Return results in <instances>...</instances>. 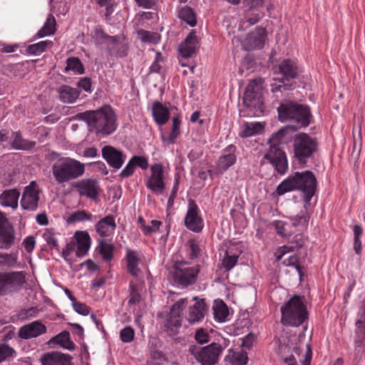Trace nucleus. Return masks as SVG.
<instances>
[{"instance_id": "1", "label": "nucleus", "mask_w": 365, "mask_h": 365, "mask_svg": "<svg viewBox=\"0 0 365 365\" xmlns=\"http://www.w3.org/2000/svg\"><path fill=\"white\" fill-rule=\"evenodd\" d=\"M74 118L85 122L88 132L98 136H108L118 128L117 115L109 105H104L96 110L78 113Z\"/></svg>"}, {"instance_id": "2", "label": "nucleus", "mask_w": 365, "mask_h": 365, "mask_svg": "<svg viewBox=\"0 0 365 365\" xmlns=\"http://www.w3.org/2000/svg\"><path fill=\"white\" fill-rule=\"evenodd\" d=\"M51 173L55 182L64 184L81 177L85 173V165L70 157L61 156L53 152L51 154Z\"/></svg>"}, {"instance_id": "3", "label": "nucleus", "mask_w": 365, "mask_h": 365, "mask_svg": "<svg viewBox=\"0 0 365 365\" xmlns=\"http://www.w3.org/2000/svg\"><path fill=\"white\" fill-rule=\"evenodd\" d=\"M316 186L317 179L312 172L309 170L296 172L277 185L276 194L282 196L293 190H300L304 193L305 204H309L314 195Z\"/></svg>"}, {"instance_id": "4", "label": "nucleus", "mask_w": 365, "mask_h": 365, "mask_svg": "<svg viewBox=\"0 0 365 365\" xmlns=\"http://www.w3.org/2000/svg\"><path fill=\"white\" fill-rule=\"evenodd\" d=\"M280 311L281 321L285 326L299 327L308 318V312L303 297L293 296L281 307Z\"/></svg>"}, {"instance_id": "5", "label": "nucleus", "mask_w": 365, "mask_h": 365, "mask_svg": "<svg viewBox=\"0 0 365 365\" xmlns=\"http://www.w3.org/2000/svg\"><path fill=\"white\" fill-rule=\"evenodd\" d=\"M277 112L282 122L289 120L303 128L307 127L310 123L311 113L308 106L294 101L281 103Z\"/></svg>"}, {"instance_id": "6", "label": "nucleus", "mask_w": 365, "mask_h": 365, "mask_svg": "<svg viewBox=\"0 0 365 365\" xmlns=\"http://www.w3.org/2000/svg\"><path fill=\"white\" fill-rule=\"evenodd\" d=\"M292 143L294 157L300 165L307 164L318 148L317 139L305 133L295 135Z\"/></svg>"}, {"instance_id": "7", "label": "nucleus", "mask_w": 365, "mask_h": 365, "mask_svg": "<svg viewBox=\"0 0 365 365\" xmlns=\"http://www.w3.org/2000/svg\"><path fill=\"white\" fill-rule=\"evenodd\" d=\"M279 73L282 76L280 79H274L271 84L272 91L278 92L283 88L284 90L292 89L294 86L290 81L297 76V66L295 62L290 59L283 60L279 65Z\"/></svg>"}, {"instance_id": "8", "label": "nucleus", "mask_w": 365, "mask_h": 365, "mask_svg": "<svg viewBox=\"0 0 365 365\" xmlns=\"http://www.w3.org/2000/svg\"><path fill=\"white\" fill-rule=\"evenodd\" d=\"M173 274L174 283L178 287H186L196 281L200 271L197 266H190L185 262H177Z\"/></svg>"}, {"instance_id": "9", "label": "nucleus", "mask_w": 365, "mask_h": 365, "mask_svg": "<svg viewBox=\"0 0 365 365\" xmlns=\"http://www.w3.org/2000/svg\"><path fill=\"white\" fill-rule=\"evenodd\" d=\"M221 351L222 346L217 343H212L204 347H190V352L201 365H215Z\"/></svg>"}, {"instance_id": "10", "label": "nucleus", "mask_w": 365, "mask_h": 365, "mask_svg": "<svg viewBox=\"0 0 365 365\" xmlns=\"http://www.w3.org/2000/svg\"><path fill=\"white\" fill-rule=\"evenodd\" d=\"M25 282L21 272H0V296L16 291Z\"/></svg>"}, {"instance_id": "11", "label": "nucleus", "mask_w": 365, "mask_h": 365, "mask_svg": "<svg viewBox=\"0 0 365 365\" xmlns=\"http://www.w3.org/2000/svg\"><path fill=\"white\" fill-rule=\"evenodd\" d=\"M187 304L186 299H180L173 304L164 324L165 330L169 335L173 336L178 333L181 327V312Z\"/></svg>"}, {"instance_id": "12", "label": "nucleus", "mask_w": 365, "mask_h": 365, "mask_svg": "<svg viewBox=\"0 0 365 365\" xmlns=\"http://www.w3.org/2000/svg\"><path fill=\"white\" fill-rule=\"evenodd\" d=\"M184 224L189 230L195 233L200 232L204 227V221L200 215V209L192 199L188 200Z\"/></svg>"}, {"instance_id": "13", "label": "nucleus", "mask_w": 365, "mask_h": 365, "mask_svg": "<svg viewBox=\"0 0 365 365\" xmlns=\"http://www.w3.org/2000/svg\"><path fill=\"white\" fill-rule=\"evenodd\" d=\"M145 185L148 189L155 193L160 195L165 188L164 182V170L162 164L155 163L150 167V175L146 181Z\"/></svg>"}, {"instance_id": "14", "label": "nucleus", "mask_w": 365, "mask_h": 365, "mask_svg": "<svg viewBox=\"0 0 365 365\" xmlns=\"http://www.w3.org/2000/svg\"><path fill=\"white\" fill-rule=\"evenodd\" d=\"M38 200L37 184L36 181H31L24 189L21 199V206L24 210L34 211L38 207Z\"/></svg>"}, {"instance_id": "15", "label": "nucleus", "mask_w": 365, "mask_h": 365, "mask_svg": "<svg viewBox=\"0 0 365 365\" xmlns=\"http://www.w3.org/2000/svg\"><path fill=\"white\" fill-rule=\"evenodd\" d=\"M266 38V31L263 28H257L254 32L247 35L241 41L242 46L245 51L261 49L264 47Z\"/></svg>"}, {"instance_id": "16", "label": "nucleus", "mask_w": 365, "mask_h": 365, "mask_svg": "<svg viewBox=\"0 0 365 365\" xmlns=\"http://www.w3.org/2000/svg\"><path fill=\"white\" fill-rule=\"evenodd\" d=\"M74 188L78 192L81 196L96 200L98 197L99 185L98 181L93 179H83L77 181Z\"/></svg>"}, {"instance_id": "17", "label": "nucleus", "mask_w": 365, "mask_h": 365, "mask_svg": "<svg viewBox=\"0 0 365 365\" xmlns=\"http://www.w3.org/2000/svg\"><path fill=\"white\" fill-rule=\"evenodd\" d=\"M128 272L134 277L140 278L141 274V266L143 264L140 254L136 250L126 248L125 256Z\"/></svg>"}, {"instance_id": "18", "label": "nucleus", "mask_w": 365, "mask_h": 365, "mask_svg": "<svg viewBox=\"0 0 365 365\" xmlns=\"http://www.w3.org/2000/svg\"><path fill=\"white\" fill-rule=\"evenodd\" d=\"M102 156L115 169L120 168L125 160L123 152L110 145H106L102 148Z\"/></svg>"}, {"instance_id": "19", "label": "nucleus", "mask_w": 365, "mask_h": 365, "mask_svg": "<svg viewBox=\"0 0 365 365\" xmlns=\"http://www.w3.org/2000/svg\"><path fill=\"white\" fill-rule=\"evenodd\" d=\"M47 331L46 327L39 321H34L21 327L18 335L23 339H29L38 337Z\"/></svg>"}, {"instance_id": "20", "label": "nucleus", "mask_w": 365, "mask_h": 365, "mask_svg": "<svg viewBox=\"0 0 365 365\" xmlns=\"http://www.w3.org/2000/svg\"><path fill=\"white\" fill-rule=\"evenodd\" d=\"M237 161L236 147L229 145L223 150L217 163V169L220 173H224L232 166Z\"/></svg>"}, {"instance_id": "21", "label": "nucleus", "mask_w": 365, "mask_h": 365, "mask_svg": "<svg viewBox=\"0 0 365 365\" xmlns=\"http://www.w3.org/2000/svg\"><path fill=\"white\" fill-rule=\"evenodd\" d=\"M15 232L6 220H0V248L9 250L14 244Z\"/></svg>"}, {"instance_id": "22", "label": "nucleus", "mask_w": 365, "mask_h": 365, "mask_svg": "<svg viewBox=\"0 0 365 365\" xmlns=\"http://www.w3.org/2000/svg\"><path fill=\"white\" fill-rule=\"evenodd\" d=\"M71 360V355L54 351L44 354L40 359L41 365H72Z\"/></svg>"}, {"instance_id": "23", "label": "nucleus", "mask_w": 365, "mask_h": 365, "mask_svg": "<svg viewBox=\"0 0 365 365\" xmlns=\"http://www.w3.org/2000/svg\"><path fill=\"white\" fill-rule=\"evenodd\" d=\"M199 47V41L195 32L192 31L183 42L179 45V53L182 58H187L194 55Z\"/></svg>"}, {"instance_id": "24", "label": "nucleus", "mask_w": 365, "mask_h": 365, "mask_svg": "<svg viewBox=\"0 0 365 365\" xmlns=\"http://www.w3.org/2000/svg\"><path fill=\"white\" fill-rule=\"evenodd\" d=\"M275 168L278 173L284 174L288 168V163L285 153L282 151H267L264 157Z\"/></svg>"}, {"instance_id": "25", "label": "nucleus", "mask_w": 365, "mask_h": 365, "mask_svg": "<svg viewBox=\"0 0 365 365\" xmlns=\"http://www.w3.org/2000/svg\"><path fill=\"white\" fill-rule=\"evenodd\" d=\"M242 253V250L236 245L230 246L222 259V267L225 271L231 270L236 264Z\"/></svg>"}, {"instance_id": "26", "label": "nucleus", "mask_w": 365, "mask_h": 365, "mask_svg": "<svg viewBox=\"0 0 365 365\" xmlns=\"http://www.w3.org/2000/svg\"><path fill=\"white\" fill-rule=\"evenodd\" d=\"M116 228L115 218L107 215L96 225V232L103 237H108L114 233Z\"/></svg>"}, {"instance_id": "27", "label": "nucleus", "mask_w": 365, "mask_h": 365, "mask_svg": "<svg viewBox=\"0 0 365 365\" xmlns=\"http://www.w3.org/2000/svg\"><path fill=\"white\" fill-rule=\"evenodd\" d=\"M170 115V110L166 105L159 101L153 102L152 105V115L157 125H165L168 121Z\"/></svg>"}, {"instance_id": "28", "label": "nucleus", "mask_w": 365, "mask_h": 365, "mask_svg": "<svg viewBox=\"0 0 365 365\" xmlns=\"http://www.w3.org/2000/svg\"><path fill=\"white\" fill-rule=\"evenodd\" d=\"M206 312L205 300H197L193 306L190 307L187 319L191 324L198 323L204 319Z\"/></svg>"}, {"instance_id": "29", "label": "nucleus", "mask_w": 365, "mask_h": 365, "mask_svg": "<svg viewBox=\"0 0 365 365\" xmlns=\"http://www.w3.org/2000/svg\"><path fill=\"white\" fill-rule=\"evenodd\" d=\"M287 127L282 128L277 132L274 133L268 140V151H282L279 145L287 142L288 139V138L287 137Z\"/></svg>"}, {"instance_id": "30", "label": "nucleus", "mask_w": 365, "mask_h": 365, "mask_svg": "<svg viewBox=\"0 0 365 365\" xmlns=\"http://www.w3.org/2000/svg\"><path fill=\"white\" fill-rule=\"evenodd\" d=\"M257 83L256 80L251 81L247 85L242 98L243 103L247 108L255 107L260 102L259 93L255 91Z\"/></svg>"}, {"instance_id": "31", "label": "nucleus", "mask_w": 365, "mask_h": 365, "mask_svg": "<svg viewBox=\"0 0 365 365\" xmlns=\"http://www.w3.org/2000/svg\"><path fill=\"white\" fill-rule=\"evenodd\" d=\"M59 100L63 103H73L79 98L80 91L76 88L63 85L58 88Z\"/></svg>"}, {"instance_id": "32", "label": "nucleus", "mask_w": 365, "mask_h": 365, "mask_svg": "<svg viewBox=\"0 0 365 365\" xmlns=\"http://www.w3.org/2000/svg\"><path fill=\"white\" fill-rule=\"evenodd\" d=\"M20 192L16 189L5 190L0 195V205L3 207L16 209L18 207Z\"/></svg>"}, {"instance_id": "33", "label": "nucleus", "mask_w": 365, "mask_h": 365, "mask_svg": "<svg viewBox=\"0 0 365 365\" xmlns=\"http://www.w3.org/2000/svg\"><path fill=\"white\" fill-rule=\"evenodd\" d=\"M77 248L76 255L78 257H84L91 247V237L87 232H80L76 237Z\"/></svg>"}, {"instance_id": "34", "label": "nucleus", "mask_w": 365, "mask_h": 365, "mask_svg": "<svg viewBox=\"0 0 365 365\" xmlns=\"http://www.w3.org/2000/svg\"><path fill=\"white\" fill-rule=\"evenodd\" d=\"M212 310L214 319L216 322L222 323L228 320V307L222 300H215L212 306Z\"/></svg>"}, {"instance_id": "35", "label": "nucleus", "mask_w": 365, "mask_h": 365, "mask_svg": "<svg viewBox=\"0 0 365 365\" xmlns=\"http://www.w3.org/2000/svg\"><path fill=\"white\" fill-rule=\"evenodd\" d=\"M264 130V125L258 122L243 123L239 135L241 138H249L260 133Z\"/></svg>"}, {"instance_id": "36", "label": "nucleus", "mask_w": 365, "mask_h": 365, "mask_svg": "<svg viewBox=\"0 0 365 365\" xmlns=\"http://www.w3.org/2000/svg\"><path fill=\"white\" fill-rule=\"evenodd\" d=\"M56 19L53 15H49L42 28L36 33L34 39L53 35L56 31Z\"/></svg>"}, {"instance_id": "37", "label": "nucleus", "mask_w": 365, "mask_h": 365, "mask_svg": "<svg viewBox=\"0 0 365 365\" xmlns=\"http://www.w3.org/2000/svg\"><path fill=\"white\" fill-rule=\"evenodd\" d=\"M35 145V142L24 139L19 132H13L11 134V145L16 150H29Z\"/></svg>"}, {"instance_id": "38", "label": "nucleus", "mask_w": 365, "mask_h": 365, "mask_svg": "<svg viewBox=\"0 0 365 365\" xmlns=\"http://www.w3.org/2000/svg\"><path fill=\"white\" fill-rule=\"evenodd\" d=\"M50 342L58 344L69 351L75 349V344L72 341H71L70 334L67 331H63L55 336L50 340Z\"/></svg>"}, {"instance_id": "39", "label": "nucleus", "mask_w": 365, "mask_h": 365, "mask_svg": "<svg viewBox=\"0 0 365 365\" xmlns=\"http://www.w3.org/2000/svg\"><path fill=\"white\" fill-rule=\"evenodd\" d=\"M172 129L169 134L162 136V140L167 144H173L175 143L178 137L180 135V127L181 120L178 117H173L172 119Z\"/></svg>"}, {"instance_id": "40", "label": "nucleus", "mask_w": 365, "mask_h": 365, "mask_svg": "<svg viewBox=\"0 0 365 365\" xmlns=\"http://www.w3.org/2000/svg\"><path fill=\"white\" fill-rule=\"evenodd\" d=\"M163 226V223L160 220H153L150 221V224L147 225H143V234L145 235H150L157 232H165V235L168 236L170 232V225H166L164 230L161 229Z\"/></svg>"}, {"instance_id": "41", "label": "nucleus", "mask_w": 365, "mask_h": 365, "mask_svg": "<svg viewBox=\"0 0 365 365\" xmlns=\"http://www.w3.org/2000/svg\"><path fill=\"white\" fill-rule=\"evenodd\" d=\"M52 45L53 42L50 40L41 41L36 43L29 45L26 51L30 55L39 56Z\"/></svg>"}, {"instance_id": "42", "label": "nucleus", "mask_w": 365, "mask_h": 365, "mask_svg": "<svg viewBox=\"0 0 365 365\" xmlns=\"http://www.w3.org/2000/svg\"><path fill=\"white\" fill-rule=\"evenodd\" d=\"M355 327L354 347L356 351H360L365 341V323L356 322Z\"/></svg>"}, {"instance_id": "43", "label": "nucleus", "mask_w": 365, "mask_h": 365, "mask_svg": "<svg viewBox=\"0 0 365 365\" xmlns=\"http://www.w3.org/2000/svg\"><path fill=\"white\" fill-rule=\"evenodd\" d=\"M227 357L230 359L232 365H246L248 361L247 354L243 350H229V354Z\"/></svg>"}, {"instance_id": "44", "label": "nucleus", "mask_w": 365, "mask_h": 365, "mask_svg": "<svg viewBox=\"0 0 365 365\" xmlns=\"http://www.w3.org/2000/svg\"><path fill=\"white\" fill-rule=\"evenodd\" d=\"M99 252L102 255L103 259L106 262H110L113 258L114 245L106 240L99 241L98 246Z\"/></svg>"}, {"instance_id": "45", "label": "nucleus", "mask_w": 365, "mask_h": 365, "mask_svg": "<svg viewBox=\"0 0 365 365\" xmlns=\"http://www.w3.org/2000/svg\"><path fill=\"white\" fill-rule=\"evenodd\" d=\"M65 71L66 73L72 71L74 74H83L84 73V68L78 58L70 57L66 60Z\"/></svg>"}, {"instance_id": "46", "label": "nucleus", "mask_w": 365, "mask_h": 365, "mask_svg": "<svg viewBox=\"0 0 365 365\" xmlns=\"http://www.w3.org/2000/svg\"><path fill=\"white\" fill-rule=\"evenodd\" d=\"M179 17L181 20L187 23L189 26L193 27L196 25V16L192 8L184 6L180 9Z\"/></svg>"}, {"instance_id": "47", "label": "nucleus", "mask_w": 365, "mask_h": 365, "mask_svg": "<svg viewBox=\"0 0 365 365\" xmlns=\"http://www.w3.org/2000/svg\"><path fill=\"white\" fill-rule=\"evenodd\" d=\"M305 204L304 208L296 216L290 217L289 220L294 227H306L308 225L309 216L307 213Z\"/></svg>"}, {"instance_id": "48", "label": "nucleus", "mask_w": 365, "mask_h": 365, "mask_svg": "<svg viewBox=\"0 0 365 365\" xmlns=\"http://www.w3.org/2000/svg\"><path fill=\"white\" fill-rule=\"evenodd\" d=\"M273 225L279 235L282 237H286L292 234L291 225L289 222L283 220H274Z\"/></svg>"}, {"instance_id": "49", "label": "nucleus", "mask_w": 365, "mask_h": 365, "mask_svg": "<svg viewBox=\"0 0 365 365\" xmlns=\"http://www.w3.org/2000/svg\"><path fill=\"white\" fill-rule=\"evenodd\" d=\"M92 215L87 213L84 210H78L69 215L68 217V222H78L83 221H91L92 220Z\"/></svg>"}, {"instance_id": "50", "label": "nucleus", "mask_w": 365, "mask_h": 365, "mask_svg": "<svg viewBox=\"0 0 365 365\" xmlns=\"http://www.w3.org/2000/svg\"><path fill=\"white\" fill-rule=\"evenodd\" d=\"M43 238L50 248L58 250V240L53 229H46L43 234Z\"/></svg>"}, {"instance_id": "51", "label": "nucleus", "mask_w": 365, "mask_h": 365, "mask_svg": "<svg viewBox=\"0 0 365 365\" xmlns=\"http://www.w3.org/2000/svg\"><path fill=\"white\" fill-rule=\"evenodd\" d=\"M91 37L98 45L105 44L110 36L107 35L100 26H96L91 33Z\"/></svg>"}, {"instance_id": "52", "label": "nucleus", "mask_w": 365, "mask_h": 365, "mask_svg": "<svg viewBox=\"0 0 365 365\" xmlns=\"http://www.w3.org/2000/svg\"><path fill=\"white\" fill-rule=\"evenodd\" d=\"M122 40L123 38L118 36H110L108 38V41L105 44L106 46V49L110 56H113Z\"/></svg>"}, {"instance_id": "53", "label": "nucleus", "mask_w": 365, "mask_h": 365, "mask_svg": "<svg viewBox=\"0 0 365 365\" xmlns=\"http://www.w3.org/2000/svg\"><path fill=\"white\" fill-rule=\"evenodd\" d=\"M40 310L36 307H31L21 309L19 313V317L21 320H29L38 316Z\"/></svg>"}, {"instance_id": "54", "label": "nucleus", "mask_w": 365, "mask_h": 365, "mask_svg": "<svg viewBox=\"0 0 365 365\" xmlns=\"http://www.w3.org/2000/svg\"><path fill=\"white\" fill-rule=\"evenodd\" d=\"M18 256L16 253L1 254L0 255V267L13 266L17 262Z\"/></svg>"}, {"instance_id": "55", "label": "nucleus", "mask_w": 365, "mask_h": 365, "mask_svg": "<svg viewBox=\"0 0 365 365\" xmlns=\"http://www.w3.org/2000/svg\"><path fill=\"white\" fill-rule=\"evenodd\" d=\"M135 336V331L130 327H126L120 330V339L124 343L131 342Z\"/></svg>"}, {"instance_id": "56", "label": "nucleus", "mask_w": 365, "mask_h": 365, "mask_svg": "<svg viewBox=\"0 0 365 365\" xmlns=\"http://www.w3.org/2000/svg\"><path fill=\"white\" fill-rule=\"evenodd\" d=\"M14 350L6 344H0V362L12 358Z\"/></svg>"}, {"instance_id": "57", "label": "nucleus", "mask_w": 365, "mask_h": 365, "mask_svg": "<svg viewBox=\"0 0 365 365\" xmlns=\"http://www.w3.org/2000/svg\"><path fill=\"white\" fill-rule=\"evenodd\" d=\"M283 264L287 267H293L296 269L299 277H302L301 267L299 264L298 257L296 255H290L287 259H284Z\"/></svg>"}, {"instance_id": "58", "label": "nucleus", "mask_w": 365, "mask_h": 365, "mask_svg": "<svg viewBox=\"0 0 365 365\" xmlns=\"http://www.w3.org/2000/svg\"><path fill=\"white\" fill-rule=\"evenodd\" d=\"M142 300V297L139 289L133 285H130V299L128 304L130 306L140 304Z\"/></svg>"}, {"instance_id": "59", "label": "nucleus", "mask_w": 365, "mask_h": 365, "mask_svg": "<svg viewBox=\"0 0 365 365\" xmlns=\"http://www.w3.org/2000/svg\"><path fill=\"white\" fill-rule=\"evenodd\" d=\"M187 244L190 250V258H197L201 251L199 242L195 239H190Z\"/></svg>"}, {"instance_id": "60", "label": "nucleus", "mask_w": 365, "mask_h": 365, "mask_svg": "<svg viewBox=\"0 0 365 365\" xmlns=\"http://www.w3.org/2000/svg\"><path fill=\"white\" fill-rule=\"evenodd\" d=\"M130 160L135 167L138 166L142 170H146L148 168L149 164L148 158L144 156L134 155L130 158Z\"/></svg>"}, {"instance_id": "61", "label": "nucleus", "mask_w": 365, "mask_h": 365, "mask_svg": "<svg viewBox=\"0 0 365 365\" xmlns=\"http://www.w3.org/2000/svg\"><path fill=\"white\" fill-rule=\"evenodd\" d=\"M72 307L75 312H76L78 314L82 315V316H87L90 313V309L89 307L80 302H78L76 300L73 304Z\"/></svg>"}, {"instance_id": "62", "label": "nucleus", "mask_w": 365, "mask_h": 365, "mask_svg": "<svg viewBox=\"0 0 365 365\" xmlns=\"http://www.w3.org/2000/svg\"><path fill=\"white\" fill-rule=\"evenodd\" d=\"M36 245L34 237L28 236L23 241V246L28 252H31Z\"/></svg>"}, {"instance_id": "63", "label": "nucleus", "mask_w": 365, "mask_h": 365, "mask_svg": "<svg viewBox=\"0 0 365 365\" xmlns=\"http://www.w3.org/2000/svg\"><path fill=\"white\" fill-rule=\"evenodd\" d=\"M135 171V166L130 159L126 166L120 172V175L122 178H128L129 176L132 175L134 173Z\"/></svg>"}, {"instance_id": "64", "label": "nucleus", "mask_w": 365, "mask_h": 365, "mask_svg": "<svg viewBox=\"0 0 365 365\" xmlns=\"http://www.w3.org/2000/svg\"><path fill=\"white\" fill-rule=\"evenodd\" d=\"M195 339L200 344H203L207 343L209 341V335L203 329H197L195 333Z\"/></svg>"}]
</instances>
